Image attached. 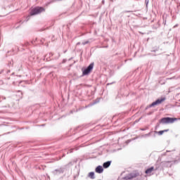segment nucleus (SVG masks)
I'll return each mask as SVG.
<instances>
[{"instance_id": "15", "label": "nucleus", "mask_w": 180, "mask_h": 180, "mask_svg": "<svg viewBox=\"0 0 180 180\" xmlns=\"http://www.w3.org/2000/svg\"><path fill=\"white\" fill-rule=\"evenodd\" d=\"M44 41V39H41V43H43Z\"/></svg>"}, {"instance_id": "17", "label": "nucleus", "mask_w": 180, "mask_h": 180, "mask_svg": "<svg viewBox=\"0 0 180 180\" xmlns=\"http://www.w3.org/2000/svg\"><path fill=\"white\" fill-rule=\"evenodd\" d=\"M37 41V38L35 39V40L34 41H34Z\"/></svg>"}, {"instance_id": "6", "label": "nucleus", "mask_w": 180, "mask_h": 180, "mask_svg": "<svg viewBox=\"0 0 180 180\" xmlns=\"http://www.w3.org/2000/svg\"><path fill=\"white\" fill-rule=\"evenodd\" d=\"M137 176V174L135 173H131L127 176H125L123 179L129 180V179H133V178H136Z\"/></svg>"}, {"instance_id": "18", "label": "nucleus", "mask_w": 180, "mask_h": 180, "mask_svg": "<svg viewBox=\"0 0 180 180\" xmlns=\"http://www.w3.org/2000/svg\"><path fill=\"white\" fill-rule=\"evenodd\" d=\"M146 136H150V134H146Z\"/></svg>"}, {"instance_id": "7", "label": "nucleus", "mask_w": 180, "mask_h": 180, "mask_svg": "<svg viewBox=\"0 0 180 180\" xmlns=\"http://www.w3.org/2000/svg\"><path fill=\"white\" fill-rule=\"evenodd\" d=\"M154 171V167H151L146 170V174L150 176L151 172Z\"/></svg>"}, {"instance_id": "4", "label": "nucleus", "mask_w": 180, "mask_h": 180, "mask_svg": "<svg viewBox=\"0 0 180 180\" xmlns=\"http://www.w3.org/2000/svg\"><path fill=\"white\" fill-rule=\"evenodd\" d=\"M165 101V98H162L156 100L153 103H152L150 105L149 108H153V106H157V105H160V103H162Z\"/></svg>"}, {"instance_id": "13", "label": "nucleus", "mask_w": 180, "mask_h": 180, "mask_svg": "<svg viewBox=\"0 0 180 180\" xmlns=\"http://www.w3.org/2000/svg\"><path fill=\"white\" fill-rule=\"evenodd\" d=\"M88 43H89V41H86L82 42L83 46H85V44H88Z\"/></svg>"}, {"instance_id": "2", "label": "nucleus", "mask_w": 180, "mask_h": 180, "mask_svg": "<svg viewBox=\"0 0 180 180\" xmlns=\"http://www.w3.org/2000/svg\"><path fill=\"white\" fill-rule=\"evenodd\" d=\"M41 12H44V8L42 7H35L32 8L30 11V15L34 16V15H39V13H41Z\"/></svg>"}, {"instance_id": "3", "label": "nucleus", "mask_w": 180, "mask_h": 180, "mask_svg": "<svg viewBox=\"0 0 180 180\" xmlns=\"http://www.w3.org/2000/svg\"><path fill=\"white\" fill-rule=\"evenodd\" d=\"M94 70V63H91L86 69L82 70V75H88Z\"/></svg>"}, {"instance_id": "10", "label": "nucleus", "mask_w": 180, "mask_h": 180, "mask_svg": "<svg viewBox=\"0 0 180 180\" xmlns=\"http://www.w3.org/2000/svg\"><path fill=\"white\" fill-rule=\"evenodd\" d=\"M89 178H91V179H95V172H91L88 174Z\"/></svg>"}, {"instance_id": "8", "label": "nucleus", "mask_w": 180, "mask_h": 180, "mask_svg": "<svg viewBox=\"0 0 180 180\" xmlns=\"http://www.w3.org/2000/svg\"><path fill=\"white\" fill-rule=\"evenodd\" d=\"M96 172H97V174H102V172H103V167H102V166H98L96 168Z\"/></svg>"}, {"instance_id": "5", "label": "nucleus", "mask_w": 180, "mask_h": 180, "mask_svg": "<svg viewBox=\"0 0 180 180\" xmlns=\"http://www.w3.org/2000/svg\"><path fill=\"white\" fill-rule=\"evenodd\" d=\"M65 169L64 167H60L52 172L53 175H60V174H64Z\"/></svg>"}, {"instance_id": "14", "label": "nucleus", "mask_w": 180, "mask_h": 180, "mask_svg": "<svg viewBox=\"0 0 180 180\" xmlns=\"http://www.w3.org/2000/svg\"><path fill=\"white\" fill-rule=\"evenodd\" d=\"M169 129H165V130H163V131H165H165H169Z\"/></svg>"}, {"instance_id": "11", "label": "nucleus", "mask_w": 180, "mask_h": 180, "mask_svg": "<svg viewBox=\"0 0 180 180\" xmlns=\"http://www.w3.org/2000/svg\"><path fill=\"white\" fill-rule=\"evenodd\" d=\"M164 133H165V131H158V134H159L160 136L164 134Z\"/></svg>"}, {"instance_id": "20", "label": "nucleus", "mask_w": 180, "mask_h": 180, "mask_svg": "<svg viewBox=\"0 0 180 180\" xmlns=\"http://www.w3.org/2000/svg\"><path fill=\"white\" fill-rule=\"evenodd\" d=\"M95 103H96V102H94V103H93V105H95Z\"/></svg>"}, {"instance_id": "19", "label": "nucleus", "mask_w": 180, "mask_h": 180, "mask_svg": "<svg viewBox=\"0 0 180 180\" xmlns=\"http://www.w3.org/2000/svg\"><path fill=\"white\" fill-rule=\"evenodd\" d=\"M176 26H178V25H176L174 27H176Z\"/></svg>"}, {"instance_id": "9", "label": "nucleus", "mask_w": 180, "mask_h": 180, "mask_svg": "<svg viewBox=\"0 0 180 180\" xmlns=\"http://www.w3.org/2000/svg\"><path fill=\"white\" fill-rule=\"evenodd\" d=\"M110 164H112V161H108L103 163V168H109L110 167Z\"/></svg>"}, {"instance_id": "16", "label": "nucleus", "mask_w": 180, "mask_h": 180, "mask_svg": "<svg viewBox=\"0 0 180 180\" xmlns=\"http://www.w3.org/2000/svg\"><path fill=\"white\" fill-rule=\"evenodd\" d=\"M102 4H105V0H103V1H102Z\"/></svg>"}, {"instance_id": "1", "label": "nucleus", "mask_w": 180, "mask_h": 180, "mask_svg": "<svg viewBox=\"0 0 180 180\" xmlns=\"http://www.w3.org/2000/svg\"><path fill=\"white\" fill-rule=\"evenodd\" d=\"M177 120H180V118H172L169 117H163L160 120V123L162 124H169L174 123V122H177Z\"/></svg>"}, {"instance_id": "12", "label": "nucleus", "mask_w": 180, "mask_h": 180, "mask_svg": "<svg viewBox=\"0 0 180 180\" xmlns=\"http://www.w3.org/2000/svg\"><path fill=\"white\" fill-rule=\"evenodd\" d=\"M72 150H75L77 151V150H78V148H73V149H70L69 152H68V154L70 153H72Z\"/></svg>"}]
</instances>
